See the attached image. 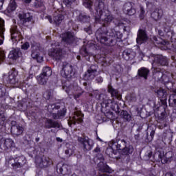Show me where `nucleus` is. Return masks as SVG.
I'll use <instances>...</instances> for the list:
<instances>
[{"label": "nucleus", "instance_id": "obj_1", "mask_svg": "<svg viewBox=\"0 0 176 176\" xmlns=\"http://www.w3.org/2000/svg\"><path fill=\"white\" fill-rule=\"evenodd\" d=\"M113 20L112 15H107L103 19V27L99 28L96 32V36L98 42L106 45V46H113L114 43H116V39L118 38V32L115 31V29L110 30L108 34V31L105 30V27H108L109 24Z\"/></svg>", "mask_w": 176, "mask_h": 176}, {"label": "nucleus", "instance_id": "obj_2", "mask_svg": "<svg viewBox=\"0 0 176 176\" xmlns=\"http://www.w3.org/2000/svg\"><path fill=\"white\" fill-rule=\"evenodd\" d=\"M94 162L98 163V168L100 173H108V174H111L112 173V169L107 164V163L104 162V158L102 154L98 153L94 159ZM98 160L100 161L98 163Z\"/></svg>", "mask_w": 176, "mask_h": 176}, {"label": "nucleus", "instance_id": "obj_3", "mask_svg": "<svg viewBox=\"0 0 176 176\" xmlns=\"http://www.w3.org/2000/svg\"><path fill=\"white\" fill-rule=\"evenodd\" d=\"M124 140H119L118 142H112L111 147L106 149V153L109 157H113V155H118L119 153V148L122 146H124Z\"/></svg>", "mask_w": 176, "mask_h": 176}, {"label": "nucleus", "instance_id": "obj_4", "mask_svg": "<svg viewBox=\"0 0 176 176\" xmlns=\"http://www.w3.org/2000/svg\"><path fill=\"white\" fill-rule=\"evenodd\" d=\"M95 10L96 12L95 20L96 21H100V20H101V17H102V14H104V13H105V10H107V7L102 0H96Z\"/></svg>", "mask_w": 176, "mask_h": 176}, {"label": "nucleus", "instance_id": "obj_5", "mask_svg": "<svg viewBox=\"0 0 176 176\" xmlns=\"http://www.w3.org/2000/svg\"><path fill=\"white\" fill-rule=\"evenodd\" d=\"M62 42L65 43L66 46H72L76 43L78 37L75 36V33L72 32H66L61 34Z\"/></svg>", "mask_w": 176, "mask_h": 176}, {"label": "nucleus", "instance_id": "obj_6", "mask_svg": "<svg viewBox=\"0 0 176 176\" xmlns=\"http://www.w3.org/2000/svg\"><path fill=\"white\" fill-rule=\"evenodd\" d=\"M6 164L12 166L13 168H20L25 164V157L24 156L18 157L14 158H10L7 162Z\"/></svg>", "mask_w": 176, "mask_h": 176}, {"label": "nucleus", "instance_id": "obj_7", "mask_svg": "<svg viewBox=\"0 0 176 176\" xmlns=\"http://www.w3.org/2000/svg\"><path fill=\"white\" fill-rule=\"evenodd\" d=\"M54 109H60V106L55 104L48 106V111L50 112L53 119H61V118H64V116H65L67 109H63L62 110L58 111L57 114L53 113V111H54Z\"/></svg>", "mask_w": 176, "mask_h": 176}, {"label": "nucleus", "instance_id": "obj_8", "mask_svg": "<svg viewBox=\"0 0 176 176\" xmlns=\"http://www.w3.org/2000/svg\"><path fill=\"white\" fill-rule=\"evenodd\" d=\"M56 47L52 48L49 52V56L55 61H60L63 58V50L60 48V43H55Z\"/></svg>", "mask_w": 176, "mask_h": 176}, {"label": "nucleus", "instance_id": "obj_9", "mask_svg": "<svg viewBox=\"0 0 176 176\" xmlns=\"http://www.w3.org/2000/svg\"><path fill=\"white\" fill-rule=\"evenodd\" d=\"M152 65L154 68L155 67H165L166 65H168V59L162 54L155 55L154 56Z\"/></svg>", "mask_w": 176, "mask_h": 176}, {"label": "nucleus", "instance_id": "obj_10", "mask_svg": "<svg viewBox=\"0 0 176 176\" xmlns=\"http://www.w3.org/2000/svg\"><path fill=\"white\" fill-rule=\"evenodd\" d=\"M118 153L120 155L118 157H115L116 159H124V156H128V155H130L133 153V151L134 149L133 148V146H126V141H124V146H121L120 148H118Z\"/></svg>", "mask_w": 176, "mask_h": 176}, {"label": "nucleus", "instance_id": "obj_11", "mask_svg": "<svg viewBox=\"0 0 176 176\" xmlns=\"http://www.w3.org/2000/svg\"><path fill=\"white\" fill-rule=\"evenodd\" d=\"M35 162L36 166L41 168H45L46 167H49V166H52V160L45 155L42 157H36Z\"/></svg>", "mask_w": 176, "mask_h": 176}, {"label": "nucleus", "instance_id": "obj_12", "mask_svg": "<svg viewBox=\"0 0 176 176\" xmlns=\"http://www.w3.org/2000/svg\"><path fill=\"white\" fill-rule=\"evenodd\" d=\"M72 72H74V69H72V65L67 62L63 63V69L60 73L61 76L63 78H67V79H69L72 76Z\"/></svg>", "mask_w": 176, "mask_h": 176}, {"label": "nucleus", "instance_id": "obj_13", "mask_svg": "<svg viewBox=\"0 0 176 176\" xmlns=\"http://www.w3.org/2000/svg\"><path fill=\"white\" fill-rule=\"evenodd\" d=\"M148 34L146 33V30L144 29H140L137 34L136 42L138 45H142V43H146L148 42Z\"/></svg>", "mask_w": 176, "mask_h": 176}, {"label": "nucleus", "instance_id": "obj_14", "mask_svg": "<svg viewBox=\"0 0 176 176\" xmlns=\"http://www.w3.org/2000/svg\"><path fill=\"white\" fill-rule=\"evenodd\" d=\"M78 141L83 146L84 151H91V148L94 146V142L91 139L78 137Z\"/></svg>", "mask_w": 176, "mask_h": 176}, {"label": "nucleus", "instance_id": "obj_15", "mask_svg": "<svg viewBox=\"0 0 176 176\" xmlns=\"http://www.w3.org/2000/svg\"><path fill=\"white\" fill-rule=\"evenodd\" d=\"M98 69V67L95 65H91L89 69L85 72L84 79L85 80H91L96 78V73Z\"/></svg>", "mask_w": 176, "mask_h": 176}, {"label": "nucleus", "instance_id": "obj_16", "mask_svg": "<svg viewBox=\"0 0 176 176\" xmlns=\"http://www.w3.org/2000/svg\"><path fill=\"white\" fill-rule=\"evenodd\" d=\"M122 10L128 16H134L137 12L134 8V3L133 2L125 3L123 6Z\"/></svg>", "mask_w": 176, "mask_h": 176}, {"label": "nucleus", "instance_id": "obj_17", "mask_svg": "<svg viewBox=\"0 0 176 176\" xmlns=\"http://www.w3.org/2000/svg\"><path fill=\"white\" fill-rule=\"evenodd\" d=\"M47 19L50 23H53L55 25H60L62 23H64L65 16L62 14H56L54 16L53 20L50 16H47Z\"/></svg>", "mask_w": 176, "mask_h": 176}, {"label": "nucleus", "instance_id": "obj_18", "mask_svg": "<svg viewBox=\"0 0 176 176\" xmlns=\"http://www.w3.org/2000/svg\"><path fill=\"white\" fill-rule=\"evenodd\" d=\"M164 74L160 68L153 67V76L157 82H161L163 80V76Z\"/></svg>", "mask_w": 176, "mask_h": 176}, {"label": "nucleus", "instance_id": "obj_19", "mask_svg": "<svg viewBox=\"0 0 176 176\" xmlns=\"http://www.w3.org/2000/svg\"><path fill=\"white\" fill-rule=\"evenodd\" d=\"M83 116L84 115L82 113V112L78 111H75L72 120L69 122V123H71V124H76V123H82V122H83V119L82 118H83Z\"/></svg>", "mask_w": 176, "mask_h": 176}, {"label": "nucleus", "instance_id": "obj_20", "mask_svg": "<svg viewBox=\"0 0 176 176\" xmlns=\"http://www.w3.org/2000/svg\"><path fill=\"white\" fill-rule=\"evenodd\" d=\"M107 91L111 94L113 100H115V98H116L117 100L122 99V95H120L119 91L118 89H115L113 86L109 85L108 87Z\"/></svg>", "mask_w": 176, "mask_h": 176}, {"label": "nucleus", "instance_id": "obj_21", "mask_svg": "<svg viewBox=\"0 0 176 176\" xmlns=\"http://www.w3.org/2000/svg\"><path fill=\"white\" fill-rule=\"evenodd\" d=\"M18 73L16 71V69H12L8 73V81L11 85H16L17 83V80L16 78L17 77Z\"/></svg>", "mask_w": 176, "mask_h": 176}, {"label": "nucleus", "instance_id": "obj_22", "mask_svg": "<svg viewBox=\"0 0 176 176\" xmlns=\"http://www.w3.org/2000/svg\"><path fill=\"white\" fill-rule=\"evenodd\" d=\"M45 129H60V123L52 119H47L45 124Z\"/></svg>", "mask_w": 176, "mask_h": 176}, {"label": "nucleus", "instance_id": "obj_23", "mask_svg": "<svg viewBox=\"0 0 176 176\" xmlns=\"http://www.w3.org/2000/svg\"><path fill=\"white\" fill-rule=\"evenodd\" d=\"M5 31H6L5 29V21L2 18H0V45L3 43Z\"/></svg>", "mask_w": 176, "mask_h": 176}, {"label": "nucleus", "instance_id": "obj_24", "mask_svg": "<svg viewBox=\"0 0 176 176\" xmlns=\"http://www.w3.org/2000/svg\"><path fill=\"white\" fill-rule=\"evenodd\" d=\"M24 131V128L20 125H12L11 127V133L14 135H21Z\"/></svg>", "mask_w": 176, "mask_h": 176}, {"label": "nucleus", "instance_id": "obj_25", "mask_svg": "<svg viewBox=\"0 0 176 176\" xmlns=\"http://www.w3.org/2000/svg\"><path fill=\"white\" fill-rule=\"evenodd\" d=\"M135 54L131 51L130 49L125 50L122 53V57L126 61H129V60H133Z\"/></svg>", "mask_w": 176, "mask_h": 176}, {"label": "nucleus", "instance_id": "obj_26", "mask_svg": "<svg viewBox=\"0 0 176 176\" xmlns=\"http://www.w3.org/2000/svg\"><path fill=\"white\" fill-rule=\"evenodd\" d=\"M11 39L13 41H19L20 36V32L17 30V26H12L10 28Z\"/></svg>", "mask_w": 176, "mask_h": 176}, {"label": "nucleus", "instance_id": "obj_27", "mask_svg": "<svg viewBox=\"0 0 176 176\" xmlns=\"http://www.w3.org/2000/svg\"><path fill=\"white\" fill-rule=\"evenodd\" d=\"M20 56H21V52H20V49L16 48L10 51L8 55V58H11L12 60H17Z\"/></svg>", "mask_w": 176, "mask_h": 176}, {"label": "nucleus", "instance_id": "obj_28", "mask_svg": "<svg viewBox=\"0 0 176 176\" xmlns=\"http://www.w3.org/2000/svg\"><path fill=\"white\" fill-rule=\"evenodd\" d=\"M104 104H105L106 107H109V105H111V104H112V105H111V108L113 111H116V109H118V108H119V105H118V104H116L115 102V100L114 99H107L104 100L103 101Z\"/></svg>", "mask_w": 176, "mask_h": 176}, {"label": "nucleus", "instance_id": "obj_29", "mask_svg": "<svg viewBox=\"0 0 176 176\" xmlns=\"http://www.w3.org/2000/svg\"><path fill=\"white\" fill-rule=\"evenodd\" d=\"M162 16L163 10L162 9H155V10L151 13V17L152 19L155 20V21H157V20H160V19H162Z\"/></svg>", "mask_w": 176, "mask_h": 176}, {"label": "nucleus", "instance_id": "obj_30", "mask_svg": "<svg viewBox=\"0 0 176 176\" xmlns=\"http://www.w3.org/2000/svg\"><path fill=\"white\" fill-rule=\"evenodd\" d=\"M138 75L146 80L148 79V75H149V69L146 67H141L138 69Z\"/></svg>", "mask_w": 176, "mask_h": 176}, {"label": "nucleus", "instance_id": "obj_31", "mask_svg": "<svg viewBox=\"0 0 176 176\" xmlns=\"http://www.w3.org/2000/svg\"><path fill=\"white\" fill-rule=\"evenodd\" d=\"M164 32L168 38H173V34H174V31L171 30V27L167 25V23L164 24Z\"/></svg>", "mask_w": 176, "mask_h": 176}, {"label": "nucleus", "instance_id": "obj_32", "mask_svg": "<svg viewBox=\"0 0 176 176\" xmlns=\"http://www.w3.org/2000/svg\"><path fill=\"white\" fill-rule=\"evenodd\" d=\"M120 116L124 122H131V120L133 119L131 114L127 112V111H124V110H122L120 112Z\"/></svg>", "mask_w": 176, "mask_h": 176}, {"label": "nucleus", "instance_id": "obj_33", "mask_svg": "<svg viewBox=\"0 0 176 176\" xmlns=\"http://www.w3.org/2000/svg\"><path fill=\"white\" fill-rule=\"evenodd\" d=\"M57 170H58L60 174H62L63 175H65V174L68 173V170L69 168V166L67 164H63L62 166L60 164H58L56 166Z\"/></svg>", "mask_w": 176, "mask_h": 176}, {"label": "nucleus", "instance_id": "obj_34", "mask_svg": "<svg viewBox=\"0 0 176 176\" xmlns=\"http://www.w3.org/2000/svg\"><path fill=\"white\" fill-rule=\"evenodd\" d=\"M156 131V126H149L147 129V133H150V135H147V140L148 142H151L153 140V137H155V131Z\"/></svg>", "mask_w": 176, "mask_h": 176}, {"label": "nucleus", "instance_id": "obj_35", "mask_svg": "<svg viewBox=\"0 0 176 176\" xmlns=\"http://www.w3.org/2000/svg\"><path fill=\"white\" fill-rule=\"evenodd\" d=\"M16 8H17V4L16 3V1L10 0V3L7 8L8 13H12V12H14V10H16Z\"/></svg>", "mask_w": 176, "mask_h": 176}, {"label": "nucleus", "instance_id": "obj_36", "mask_svg": "<svg viewBox=\"0 0 176 176\" xmlns=\"http://www.w3.org/2000/svg\"><path fill=\"white\" fill-rule=\"evenodd\" d=\"M65 153L67 157L72 156V155H74V146L67 143L66 148L65 149Z\"/></svg>", "mask_w": 176, "mask_h": 176}, {"label": "nucleus", "instance_id": "obj_37", "mask_svg": "<svg viewBox=\"0 0 176 176\" xmlns=\"http://www.w3.org/2000/svg\"><path fill=\"white\" fill-rule=\"evenodd\" d=\"M49 77L41 74L38 76H37V81L38 85H46L47 83V79Z\"/></svg>", "mask_w": 176, "mask_h": 176}, {"label": "nucleus", "instance_id": "obj_38", "mask_svg": "<svg viewBox=\"0 0 176 176\" xmlns=\"http://www.w3.org/2000/svg\"><path fill=\"white\" fill-rule=\"evenodd\" d=\"M78 20L81 21V23H89V21H90V16L86 15L85 12H81L78 16Z\"/></svg>", "mask_w": 176, "mask_h": 176}, {"label": "nucleus", "instance_id": "obj_39", "mask_svg": "<svg viewBox=\"0 0 176 176\" xmlns=\"http://www.w3.org/2000/svg\"><path fill=\"white\" fill-rule=\"evenodd\" d=\"M6 124V114L5 111L0 110V126H5Z\"/></svg>", "mask_w": 176, "mask_h": 176}, {"label": "nucleus", "instance_id": "obj_40", "mask_svg": "<svg viewBox=\"0 0 176 176\" xmlns=\"http://www.w3.org/2000/svg\"><path fill=\"white\" fill-rule=\"evenodd\" d=\"M52 68H50V67H45L43 69V72L41 74L49 78L50 76H52Z\"/></svg>", "mask_w": 176, "mask_h": 176}, {"label": "nucleus", "instance_id": "obj_41", "mask_svg": "<svg viewBox=\"0 0 176 176\" xmlns=\"http://www.w3.org/2000/svg\"><path fill=\"white\" fill-rule=\"evenodd\" d=\"M38 71H39V67L38 66H32L29 72V74H30L29 78H33L34 75H35Z\"/></svg>", "mask_w": 176, "mask_h": 176}, {"label": "nucleus", "instance_id": "obj_42", "mask_svg": "<svg viewBox=\"0 0 176 176\" xmlns=\"http://www.w3.org/2000/svg\"><path fill=\"white\" fill-rule=\"evenodd\" d=\"M169 104L172 107H176V94H173L169 96Z\"/></svg>", "mask_w": 176, "mask_h": 176}, {"label": "nucleus", "instance_id": "obj_43", "mask_svg": "<svg viewBox=\"0 0 176 176\" xmlns=\"http://www.w3.org/2000/svg\"><path fill=\"white\" fill-rule=\"evenodd\" d=\"M43 96L45 100H50L53 98V91L52 89L47 90Z\"/></svg>", "mask_w": 176, "mask_h": 176}, {"label": "nucleus", "instance_id": "obj_44", "mask_svg": "<svg viewBox=\"0 0 176 176\" xmlns=\"http://www.w3.org/2000/svg\"><path fill=\"white\" fill-rule=\"evenodd\" d=\"M83 6L91 12V6H93V1L91 0H83Z\"/></svg>", "mask_w": 176, "mask_h": 176}, {"label": "nucleus", "instance_id": "obj_45", "mask_svg": "<svg viewBox=\"0 0 176 176\" xmlns=\"http://www.w3.org/2000/svg\"><path fill=\"white\" fill-rule=\"evenodd\" d=\"M6 95V87L2 84H0V98L5 97Z\"/></svg>", "mask_w": 176, "mask_h": 176}, {"label": "nucleus", "instance_id": "obj_46", "mask_svg": "<svg viewBox=\"0 0 176 176\" xmlns=\"http://www.w3.org/2000/svg\"><path fill=\"white\" fill-rule=\"evenodd\" d=\"M13 140L12 139H6V149H9V148H12L14 145Z\"/></svg>", "mask_w": 176, "mask_h": 176}, {"label": "nucleus", "instance_id": "obj_47", "mask_svg": "<svg viewBox=\"0 0 176 176\" xmlns=\"http://www.w3.org/2000/svg\"><path fill=\"white\" fill-rule=\"evenodd\" d=\"M80 53L81 55L83 56V57H90V54L87 52V50H86V47H82L80 50Z\"/></svg>", "mask_w": 176, "mask_h": 176}, {"label": "nucleus", "instance_id": "obj_48", "mask_svg": "<svg viewBox=\"0 0 176 176\" xmlns=\"http://www.w3.org/2000/svg\"><path fill=\"white\" fill-rule=\"evenodd\" d=\"M0 148L2 149V151H6V144L5 138L0 139Z\"/></svg>", "mask_w": 176, "mask_h": 176}, {"label": "nucleus", "instance_id": "obj_49", "mask_svg": "<svg viewBox=\"0 0 176 176\" xmlns=\"http://www.w3.org/2000/svg\"><path fill=\"white\" fill-rule=\"evenodd\" d=\"M139 17L140 20H144L145 18V9H144L143 7H140V13Z\"/></svg>", "mask_w": 176, "mask_h": 176}, {"label": "nucleus", "instance_id": "obj_50", "mask_svg": "<svg viewBox=\"0 0 176 176\" xmlns=\"http://www.w3.org/2000/svg\"><path fill=\"white\" fill-rule=\"evenodd\" d=\"M153 41L157 45H160V43H163V41L160 37H156V36H153Z\"/></svg>", "mask_w": 176, "mask_h": 176}, {"label": "nucleus", "instance_id": "obj_51", "mask_svg": "<svg viewBox=\"0 0 176 176\" xmlns=\"http://www.w3.org/2000/svg\"><path fill=\"white\" fill-rule=\"evenodd\" d=\"M83 86L85 87V89H86L87 91L91 90V83L90 82H84Z\"/></svg>", "mask_w": 176, "mask_h": 176}, {"label": "nucleus", "instance_id": "obj_52", "mask_svg": "<svg viewBox=\"0 0 176 176\" xmlns=\"http://www.w3.org/2000/svg\"><path fill=\"white\" fill-rule=\"evenodd\" d=\"M91 96H94L97 100H100V98H101V94L98 92V90L94 91L93 94H91Z\"/></svg>", "mask_w": 176, "mask_h": 176}, {"label": "nucleus", "instance_id": "obj_53", "mask_svg": "<svg viewBox=\"0 0 176 176\" xmlns=\"http://www.w3.org/2000/svg\"><path fill=\"white\" fill-rule=\"evenodd\" d=\"M159 97H164V96H166V94L165 92V91L162 89H160L157 91Z\"/></svg>", "mask_w": 176, "mask_h": 176}, {"label": "nucleus", "instance_id": "obj_54", "mask_svg": "<svg viewBox=\"0 0 176 176\" xmlns=\"http://www.w3.org/2000/svg\"><path fill=\"white\" fill-rule=\"evenodd\" d=\"M151 157H152V151H148L144 155V160H149V159H151Z\"/></svg>", "mask_w": 176, "mask_h": 176}, {"label": "nucleus", "instance_id": "obj_55", "mask_svg": "<svg viewBox=\"0 0 176 176\" xmlns=\"http://www.w3.org/2000/svg\"><path fill=\"white\" fill-rule=\"evenodd\" d=\"M169 81L170 78L167 75L164 74V76H162V80H161V82H163L164 83H168Z\"/></svg>", "mask_w": 176, "mask_h": 176}, {"label": "nucleus", "instance_id": "obj_56", "mask_svg": "<svg viewBox=\"0 0 176 176\" xmlns=\"http://www.w3.org/2000/svg\"><path fill=\"white\" fill-rule=\"evenodd\" d=\"M38 56H39V52L35 51V50L32 51V58L36 60Z\"/></svg>", "mask_w": 176, "mask_h": 176}, {"label": "nucleus", "instance_id": "obj_57", "mask_svg": "<svg viewBox=\"0 0 176 176\" xmlns=\"http://www.w3.org/2000/svg\"><path fill=\"white\" fill-rule=\"evenodd\" d=\"M73 2H75V0H63V3H65L66 6H71Z\"/></svg>", "mask_w": 176, "mask_h": 176}, {"label": "nucleus", "instance_id": "obj_58", "mask_svg": "<svg viewBox=\"0 0 176 176\" xmlns=\"http://www.w3.org/2000/svg\"><path fill=\"white\" fill-rule=\"evenodd\" d=\"M28 47H30V43L28 42H26L21 45V49H23V50H27Z\"/></svg>", "mask_w": 176, "mask_h": 176}, {"label": "nucleus", "instance_id": "obj_59", "mask_svg": "<svg viewBox=\"0 0 176 176\" xmlns=\"http://www.w3.org/2000/svg\"><path fill=\"white\" fill-rule=\"evenodd\" d=\"M84 31H85L86 33L88 34L89 35H91V34L93 32L91 31V28H90V26H89L88 28H84Z\"/></svg>", "mask_w": 176, "mask_h": 176}, {"label": "nucleus", "instance_id": "obj_60", "mask_svg": "<svg viewBox=\"0 0 176 176\" xmlns=\"http://www.w3.org/2000/svg\"><path fill=\"white\" fill-rule=\"evenodd\" d=\"M32 20V16H28L23 21V24H25L26 23H30Z\"/></svg>", "mask_w": 176, "mask_h": 176}, {"label": "nucleus", "instance_id": "obj_61", "mask_svg": "<svg viewBox=\"0 0 176 176\" xmlns=\"http://www.w3.org/2000/svg\"><path fill=\"white\" fill-rule=\"evenodd\" d=\"M96 81L97 83H102L104 82V79L101 76H98L96 78Z\"/></svg>", "mask_w": 176, "mask_h": 176}, {"label": "nucleus", "instance_id": "obj_62", "mask_svg": "<svg viewBox=\"0 0 176 176\" xmlns=\"http://www.w3.org/2000/svg\"><path fill=\"white\" fill-rule=\"evenodd\" d=\"M5 60V52H0V63L1 61Z\"/></svg>", "mask_w": 176, "mask_h": 176}, {"label": "nucleus", "instance_id": "obj_63", "mask_svg": "<svg viewBox=\"0 0 176 176\" xmlns=\"http://www.w3.org/2000/svg\"><path fill=\"white\" fill-rule=\"evenodd\" d=\"M36 60L37 63H42V61H43V56L38 55Z\"/></svg>", "mask_w": 176, "mask_h": 176}, {"label": "nucleus", "instance_id": "obj_64", "mask_svg": "<svg viewBox=\"0 0 176 176\" xmlns=\"http://www.w3.org/2000/svg\"><path fill=\"white\" fill-rule=\"evenodd\" d=\"M94 152H95L96 153L98 154L101 152V148H100V147L97 146L94 150Z\"/></svg>", "mask_w": 176, "mask_h": 176}]
</instances>
